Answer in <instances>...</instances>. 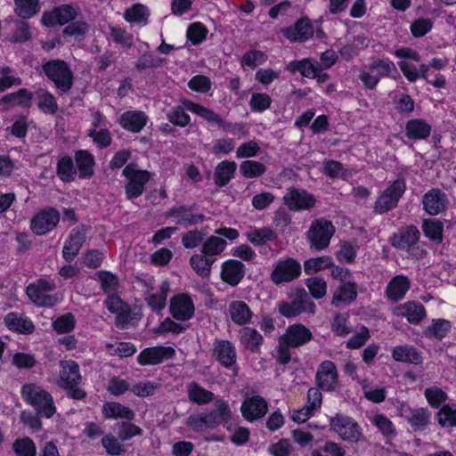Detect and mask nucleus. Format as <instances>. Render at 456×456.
Listing matches in <instances>:
<instances>
[{
  "mask_svg": "<svg viewBox=\"0 0 456 456\" xmlns=\"http://www.w3.org/2000/svg\"><path fill=\"white\" fill-rule=\"evenodd\" d=\"M231 418L232 411L228 403L218 398L215 400V409L191 414L186 419L185 424L196 433H204L216 428Z\"/></svg>",
  "mask_w": 456,
  "mask_h": 456,
  "instance_id": "obj_1",
  "label": "nucleus"
},
{
  "mask_svg": "<svg viewBox=\"0 0 456 456\" xmlns=\"http://www.w3.org/2000/svg\"><path fill=\"white\" fill-rule=\"evenodd\" d=\"M45 76L51 81L59 94L69 93L74 84V73L70 65L63 60L55 59L42 64Z\"/></svg>",
  "mask_w": 456,
  "mask_h": 456,
  "instance_id": "obj_2",
  "label": "nucleus"
},
{
  "mask_svg": "<svg viewBox=\"0 0 456 456\" xmlns=\"http://www.w3.org/2000/svg\"><path fill=\"white\" fill-rule=\"evenodd\" d=\"M21 395L42 417L48 419L56 412L53 396L40 386L33 383L25 384L21 388Z\"/></svg>",
  "mask_w": 456,
  "mask_h": 456,
  "instance_id": "obj_3",
  "label": "nucleus"
},
{
  "mask_svg": "<svg viewBox=\"0 0 456 456\" xmlns=\"http://www.w3.org/2000/svg\"><path fill=\"white\" fill-rule=\"evenodd\" d=\"M420 232L414 225L402 228L391 238V245L398 249L407 252L409 256L422 259L426 255V249L419 243Z\"/></svg>",
  "mask_w": 456,
  "mask_h": 456,
  "instance_id": "obj_4",
  "label": "nucleus"
},
{
  "mask_svg": "<svg viewBox=\"0 0 456 456\" xmlns=\"http://www.w3.org/2000/svg\"><path fill=\"white\" fill-rule=\"evenodd\" d=\"M395 69V63L389 59H373L368 66L361 69L359 79L365 88L373 90L382 77H389Z\"/></svg>",
  "mask_w": 456,
  "mask_h": 456,
  "instance_id": "obj_5",
  "label": "nucleus"
},
{
  "mask_svg": "<svg viewBox=\"0 0 456 456\" xmlns=\"http://www.w3.org/2000/svg\"><path fill=\"white\" fill-rule=\"evenodd\" d=\"M55 289L54 282L41 278L28 285L26 294L36 305L52 307L60 301L57 295L52 294Z\"/></svg>",
  "mask_w": 456,
  "mask_h": 456,
  "instance_id": "obj_6",
  "label": "nucleus"
},
{
  "mask_svg": "<svg viewBox=\"0 0 456 456\" xmlns=\"http://www.w3.org/2000/svg\"><path fill=\"white\" fill-rule=\"evenodd\" d=\"M405 190L406 183L403 178L390 182L376 200L373 207L374 212L384 214L395 208Z\"/></svg>",
  "mask_w": 456,
  "mask_h": 456,
  "instance_id": "obj_7",
  "label": "nucleus"
},
{
  "mask_svg": "<svg viewBox=\"0 0 456 456\" xmlns=\"http://www.w3.org/2000/svg\"><path fill=\"white\" fill-rule=\"evenodd\" d=\"M335 231V226L330 221L324 218L314 220L306 232L310 248L318 251L327 248Z\"/></svg>",
  "mask_w": 456,
  "mask_h": 456,
  "instance_id": "obj_8",
  "label": "nucleus"
},
{
  "mask_svg": "<svg viewBox=\"0 0 456 456\" xmlns=\"http://www.w3.org/2000/svg\"><path fill=\"white\" fill-rule=\"evenodd\" d=\"M301 274V265L294 258H281L273 265L270 275L272 282L275 285L290 282Z\"/></svg>",
  "mask_w": 456,
  "mask_h": 456,
  "instance_id": "obj_9",
  "label": "nucleus"
},
{
  "mask_svg": "<svg viewBox=\"0 0 456 456\" xmlns=\"http://www.w3.org/2000/svg\"><path fill=\"white\" fill-rule=\"evenodd\" d=\"M330 428L344 441L356 443L362 436V428L352 418L336 414L330 419Z\"/></svg>",
  "mask_w": 456,
  "mask_h": 456,
  "instance_id": "obj_10",
  "label": "nucleus"
},
{
  "mask_svg": "<svg viewBox=\"0 0 456 456\" xmlns=\"http://www.w3.org/2000/svg\"><path fill=\"white\" fill-rule=\"evenodd\" d=\"M60 213L54 208H45L37 212L30 220V229L37 236L53 230L60 222Z\"/></svg>",
  "mask_w": 456,
  "mask_h": 456,
  "instance_id": "obj_11",
  "label": "nucleus"
},
{
  "mask_svg": "<svg viewBox=\"0 0 456 456\" xmlns=\"http://www.w3.org/2000/svg\"><path fill=\"white\" fill-rule=\"evenodd\" d=\"M213 355L224 368L233 370L238 373L237 351L235 346L229 340L217 339L213 344Z\"/></svg>",
  "mask_w": 456,
  "mask_h": 456,
  "instance_id": "obj_12",
  "label": "nucleus"
},
{
  "mask_svg": "<svg viewBox=\"0 0 456 456\" xmlns=\"http://www.w3.org/2000/svg\"><path fill=\"white\" fill-rule=\"evenodd\" d=\"M169 311L172 317L177 321H189L195 313L191 297L186 293H179L170 299Z\"/></svg>",
  "mask_w": 456,
  "mask_h": 456,
  "instance_id": "obj_13",
  "label": "nucleus"
},
{
  "mask_svg": "<svg viewBox=\"0 0 456 456\" xmlns=\"http://www.w3.org/2000/svg\"><path fill=\"white\" fill-rule=\"evenodd\" d=\"M284 204L292 211L310 210L316 204L315 197L305 190L291 188L283 196Z\"/></svg>",
  "mask_w": 456,
  "mask_h": 456,
  "instance_id": "obj_14",
  "label": "nucleus"
},
{
  "mask_svg": "<svg viewBox=\"0 0 456 456\" xmlns=\"http://www.w3.org/2000/svg\"><path fill=\"white\" fill-rule=\"evenodd\" d=\"M316 384L324 391H333L338 386V374L335 363L331 361H323L317 369Z\"/></svg>",
  "mask_w": 456,
  "mask_h": 456,
  "instance_id": "obj_15",
  "label": "nucleus"
},
{
  "mask_svg": "<svg viewBox=\"0 0 456 456\" xmlns=\"http://www.w3.org/2000/svg\"><path fill=\"white\" fill-rule=\"evenodd\" d=\"M280 339L281 345L297 348L310 342L313 339V334L304 324L297 323L289 325Z\"/></svg>",
  "mask_w": 456,
  "mask_h": 456,
  "instance_id": "obj_16",
  "label": "nucleus"
},
{
  "mask_svg": "<svg viewBox=\"0 0 456 456\" xmlns=\"http://www.w3.org/2000/svg\"><path fill=\"white\" fill-rule=\"evenodd\" d=\"M268 411V403L260 395L246 397L240 406L243 418L248 421H254L262 419Z\"/></svg>",
  "mask_w": 456,
  "mask_h": 456,
  "instance_id": "obj_17",
  "label": "nucleus"
},
{
  "mask_svg": "<svg viewBox=\"0 0 456 456\" xmlns=\"http://www.w3.org/2000/svg\"><path fill=\"white\" fill-rule=\"evenodd\" d=\"M279 312L285 317H294L303 312L314 314L315 304L307 297L306 293L291 302H281L279 305Z\"/></svg>",
  "mask_w": 456,
  "mask_h": 456,
  "instance_id": "obj_18",
  "label": "nucleus"
},
{
  "mask_svg": "<svg viewBox=\"0 0 456 456\" xmlns=\"http://www.w3.org/2000/svg\"><path fill=\"white\" fill-rule=\"evenodd\" d=\"M393 314L398 317H404L413 325H418L427 317L425 306L416 301H408L397 305Z\"/></svg>",
  "mask_w": 456,
  "mask_h": 456,
  "instance_id": "obj_19",
  "label": "nucleus"
},
{
  "mask_svg": "<svg viewBox=\"0 0 456 456\" xmlns=\"http://www.w3.org/2000/svg\"><path fill=\"white\" fill-rule=\"evenodd\" d=\"M86 229L77 226L71 230L62 248V256L68 262L72 261L78 254L86 240Z\"/></svg>",
  "mask_w": 456,
  "mask_h": 456,
  "instance_id": "obj_20",
  "label": "nucleus"
},
{
  "mask_svg": "<svg viewBox=\"0 0 456 456\" xmlns=\"http://www.w3.org/2000/svg\"><path fill=\"white\" fill-rule=\"evenodd\" d=\"M77 16L75 9L69 4H62L51 12H45L42 23L46 27L63 25L74 20Z\"/></svg>",
  "mask_w": 456,
  "mask_h": 456,
  "instance_id": "obj_21",
  "label": "nucleus"
},
{
  "mask_svg": "<svg viewBox=\"0 0 456 456\" xmlns=\"http://www.w3.org/2000/svg\"><path fill=\"white\" fill-rule=\"evenodd\" d=\"M402 415L415 432L425 430L430 423L431 412L427 408L407 407L403 409Z\"/></svg>",
  "mask_w": 456,
  "mask_h": 456,
  "instance_id": "obj_22",
  "label": "nucleus"
},
{
  "mask_svg": "<svg viewBox=\"0 0 456 456\" xmlns=\"http://www.w3.org/2000/svg\"><path fill=\"white\" fill-rule=\"evenodd\" d=\"M411 289L410 279L403 274L393 277L387 285L386 296L392 302L402 300Z\"/></svg>",
  "mask_w": 456,
  "mask_h": 456,
  "instance_id": "obj_23",
  "label": "nucleus"
},
{
  "mask_svg": "<svg viewBox=\"0 0 456 456\" xmlns=\"http://www.w3.org/2000/svg\"><path fill=\"white\" fill-rule=\"evenodd\" d=\"M58 385L60 387H72L81 380L79 365L73 360L61 361Z\"/></svg>",
  "mask_w": 456,
  "mask_h": 456,
  "instance_id": "obj_24",
  "label": "nucleus"
},
{
  "mask_svg": "<svg viewBox=\"0 0 456 456\" xmlns=\"http://www.w3.org/2000/svg\"><path fill=\"white\" fill-rule=\"evenodd\" d=\"M123 175L128 179L126 191L128 198H135L142 192V171L136 165L129 164L123 169Z\"/></svg>",
  "mask_w": 456,
  "mask_h": 456,
  "instance_id": "obj_25",
  "label": "nucleus"
},
{
  "mask_svg": "<svg viewBox=\"0 0 456 456\" xmlns=\"http://www.w3.org/2000/svg\"><path fill=\"white\" fill-rule=\"evenodd\" d=\"M422 204L428 214L436 216L445 208L446 196L439 189H432L423 196Z\"/></svg>",
  "mask_w": 456,
  "mask_h": 456,
  "instance_id": "obj_26",
  "label": "nucleus"
},
{
  "mask_svg": "<svg viewBox=\"0 0 456 456\" xmlns=\"http://www.w3.org/2000/svg\"><path fill=\"white\" fill-rule=\"evenodd\" d=\"M244 273L241 262L230 259L222 265L221 279L231 286H236L244 277Z\"/></svg>",
  "mask_w": 456,
  "mask_h": 456,
  "instance_id": "obj_27",
  "label": "nucleus"
},
{
  "mask_svg": "<svg viewBox=\"0 0 456 456\" xmlns=\"http://www.w3.org/2000/svg\"><path fill=\"white\" fill-rule=\"evenodd\" d=\"M283 34L292 42H303L313 37L314 28L308 19H301L294 26L287 28Z\"/></svg>",
  "mask_w": 456,
  "mask_h": 456,
  "instance_id": "obj_28",
  "label": "nucleus"
},
{
  "mask_svg": "<svg viewBox=\"0 0 456 456\" xmlns=\"http://www.w3.org/2000/svg\"><path fill=\"white\" fill-rule=\"evenodd\" d=\"M168 216L173 217L177 224L188 227L190 225L204 222L205 216L202 214H192L189 208L181 206L170 209Z\"/></svg>",
  "mask_w": 456,
  "mask_h": 456,
  "instance_id": "obj_29",
  "label": "nucleus"
},
{
  "mask_svg": "<svg viewBox=\"0 0 456 456\" xmlns=\"http://www.w3.org/2000/svg\"><path fill=\"white\" fill-rule=\"evenodd\" d=\"M228 312L231 320L240 326L248 324L253 316L249 306L241 300L232 301L229 304Z\"/></svg>",
  "mask_w": 456,
  "mask_h": 456,
  "instance_id": "obj_30",
  "label": "nucleus"
},
{
  "mask_svg": "<svg viewBox=\"0 0 456 456\" xmlns=\"http://www.w3.org/2000/svg\"><path fill=\"white\" fill-rule=\"evenodd\" d=\"M432 126L422 118L410 119L405 126V135L411 140H424L431 134Z\"/></svg>",
  "mask_w": 456,
  "mask_h": 456,
  "instance_id": "obj_31",
  "label": "nucleus"
},
{
  "mask_svg": "<svg viewBox=\"0 0 456 456\" xmlns=\"http://www.w3.org/2000/svg\"><path fill=\"white\" fill-rule=\"evenodd\" d=\"M175 350L172 346H153L144 348V364H159L174 358Z\"/></svg>",
  "mask_w": 456,
  "mask_h": 456,
  "instance_id": "obj_32",
  "label": "nucleus"
},
{
  "mask_svg": "<svg viewBox=\"0 0 456 456\" xmlns=\"http://www.w3.org/2000/svg\"><path fill=\"white\" fill-rule=\"evenodd\" d=\"M237 165L234 161L224 160L220 162L214 173V182L218 187H224L234 177Z\"/></svg>",
  "mask_w": 456,
  "mask_h": 456,
  "instance_id": "obj_33",
  "label": "nucleus"
},
{
  "mask_svg": "<svg viewBox=\"0 0 456 456\" xmlns=\"http://www.w3.org/2000/svg\"><path fill=\"white\" fill-rule=\"evenodd\" d=\"M169 282L162 281L159 287L146 298L148 306L155 312H160L166 306Z\"/></svg>",
  "mask_w": 456,
  "mask_h": 456,
  "instance_id": "obj_34",
  "label": "nucleus"
},
{
  "mask_svg": "<svg viewBox=\"0 0 456 456\" xmlns=\"http://www.w3.org/2000/svg\"><path fill=\"white\" fill-rule=\"evenodd\" d=\"M287 69L292 73L298 71L303 77L308 78L317 77L322 71L319 65L313 63L311 59L308 58L290 61L287 65Z\"/></svg>",
  "mask_w": 456,
  "mask_h": 456,
  "instance_id": "obj_35",
  "label": "nucleus"
},
{
  "mask_svg": "<svg viewBox=\"0 0 456 456\" xmlns=\"http://www.w3.org/2000/svg\"><path fill=\"white\" fill-rule=\"evenodd\" d=\"M4 322L10 330L22 334H31L35 330L33 322L28 318H23L16 313L6 314Z\"/></svg>",
  "mask_w": 456,
  "mask_h": 456,
  "instance_id": "obj_36",
  "label": "nucleus"
},
{
  "mask_svg": "<svg viewBox=\"0 0 456 456\" xmlns=\"http://www.w3.org/2000/svg\"><path fill=\"white\" fill-rule=\"evenodd\" d=\"M187 394L189 400L198 405L208 404L215 399V395L211 391L207 390L197 382L188 384Z\"/></svg>",
  "mask_w": 456,
  "mask_h": 456,
  "instance_id": "obj_37",
  "label": "nucleus"
},
{
  "mask_svg": "<svg viewBox=\"0 0 456 456\" xmlns=\"http://www.w3.org/2000/svg\"><path fill=\"white\" fill-rule=\"evenodd\" d=\"M392 357L397 362L413 364H420L422 362L421 354L411 346H395L392 351Z\"/></svg>",
  "mask_w": 456,
  "mask_h": 456,
  "instance_id": "obj_38",
  "label": "nucleus"
},
{
  "mask_svg": "<svg viewBox=\"0 0 456 456\" xmlns=\"http://www.w3.org/2000/svg\"><path fill=\"white\" fill-rule=\"evenodd\" d=\"M241 344L252 353H258L263 344L262 335L256 330L245 327L240 331Z\"/></svg>",
  "mask_w": 456,
  "mask_h": 456,
  "instance_id": "obj_39",
  "label": "nucleus"
},
{
  "mask_svg": "<svg viewBox=\"0 0 456 456\" xmlns=\"http://www.w3.org/2000/svg\"><path fill=\"white\" fill-rule=\"evenodd\" d=\"M216 258H210L204 253L194 254L190 258V265L193 271L200 277H208L211 272V267L215 263Z\"/></svg>",
  "mask_w": 456,
  "mask_h": 456,
  "instance_id": "obj_40",
  "label": "nucleus"
},
{
  "mask_svg": "<svg viewBox=\"0 0 456 456\" xmlns=\"http://www.w3.org/2000/svg\"><path fill=\"white\" fill-rule=\"evenodd\" d=\"M370 421L387 440H392L396 436V428L386 415L376 413L370 418Z\"/></svg>",
  "mask_w": 456,
  "mask_h": 456,
  "instance_id": "obj_41",
  "label": "nucleus"
},
{
  "mask_svg": "<svg viewBox=\"0 0 456 456\" xmlns=\"http://www.w3.org/2000/svg\"><path fill=\"white\" fill-rule=\"evenodd\" d=\"M75 160L81 178H89L94 175V159L89 151H77Z\"/></svg>",
  "mask_w": 456,
  "mask_h": 456,
  "instance_id": "obj_42",
  "label": "nucleus"
},
{
  "mask_svg": "<svg viewBox=\"0 0 456 456\" xmlns=\"http://www.w3.org/2000/svg\"><path fill=\"white\" fill-rule=\"evenodd\" d=\"M183 106L187 110L201 117L211 124H216L219 126L222 123L223 118L217 113L200 104L192 102L191 101H184Z\"/></svg>",
  "mask_w": 456,
  "mask_h": 456,
  "instance_id": "obj_43",
  "label": "nucleus"
},
{
  "mask_svg": "<svg viewBox=\"0 0 456 456\" xmlns=\"http://www.w3.org/2000/svg\"><path fill=\"white\" fill-rule=\"evenodd\" d=\"M37 106L39 110L49 115H53L58 110V104L55 97L48 90L39 88L36 92Z\"/></svg>",
  "mask_w": 456,
  "mask_h": 456,
  "instance_id": "obj_44",
  "label": "nucleus"
},
{
  "mask_svg": "<svg viewBox=\"0 0 456 456\" xmlns=\"http://www.w3.org/2000/svg\"><path fill=\"white\" fill-rule=\"evenodd\" d=\"M452 324L445 319H434L431 324L424 330V335L428 338L443 339L451 331Z\"/></svg>",
  "mask_w": 456,
  "mask_h": 456,
  "instance_id": "obj_45",
  "label": "nucleus"
},
{
  "mask_svg": "<svg viewBox=\"0 0 456 456\" xmlns=\"http://www.w3.org/2000/svg\"><path fill=\"white\" fill-rule=\"evenodd\" d=\"M226 246V240L215 234L208 237L202 243L201 252L210 256V258H216L224 251Z\"/></svg>",
  "mask_w": 456,
  "mask_h": 456,
  "instance_id": "obj_46",
  "label": "nucleus"
},
{
  "mask_svg": "<svg viewBox=\"0 0 456 456\" xmlns=\"http://www.w3.org/2000/svg\"><path fill=\"white\" fill-rule=\"evenodd\" d=\"M102 412L108 419H124L131 420L134 418V412L128 407L115 402L104 403Z\"/></svg>",
  "mask_w": 456,
  "mask_h": 456,
  "instance_id": "obj_47",
  "label": "nucleus"
},
{
  "mask_svg": "<svg viewBox=\"0 0 456 456\" xmlns=\"http://www.w3.org/2000/svg\"><path fill=\"white\" fill-rule=\"evenodd\" d=\"M357 289L355 282L348 281L343 283L334 293L332 304L338 305L339 303H350L355 299Z\"/></svg>",
  "mask_w": 456,
  "mask_h": 456,
  "instance_id": "obj_48",
  "label": "nucleus"
},
{
  "mask_svg": "<svg viewBox=\"0 0 456 456\" xmlns=\"http://www.w3.org/2000/svg\"><path fill=\"white\" fill-rule=\"evenodd\" d=\"M39 11V0H14V12L22 19H29Z\"/></svg>",
  "mask_w": 456,
  "mask_h": 456,
  "instance_id": "obj_49",
  "label": "nucleus"
},
{
  "mask_svg": "<svg viewBox=\"0 0 456 456\" xmlns=\"http://www.w3.org/2000/svg\"><path fill=\"white\" fill-rule=\"evenodd\" d=\"M120 124L125 129L138 133L142 128V114L140 111H126L121 115Z\"/></svg>",
  "mask_w": 456,
  "mask_h": 456,
  "instance_id": "obj_50",
  "label": "nucleus"
},
{
  "mask_svg": "<svg viewBox=\"0 0 456 456\" xmlns=\"http://www.w3.org/2000/svg\"><path fill=\"white\" fill-rule=\"evenodd\" d=\"M12 449L15 456H37L36 444L28 436L14 440Z\"/></svg>",
  "mask_w": 456,
  "mask_h": 456,
  "instance_id": "obj_51",
  "label": "nucleus"
},
{
  "mask_svg": "<svg viewBox=\"0 0 456 456\" xmlns=\"http://www.w3.org/2000/svg\"><path fill=\"white\" fill-rule=\"evenodd\" d=\"M248 240L254 245H263L276 239L275 232L268 227L252 229L247 232Z\"/></svg>",
  "mask_w": 456,
  "mask_h": 456,
  "instance_id": "obj_52",
  "label": "nucleus"
},
{
  "mask_svg": "<svg viewBox=\"0 0 456 456\" xmlns=\"http://www.w3.org/2000/svg\"><path fill=\"white\" fill-rule=\"evenodd\" d=\"M266 171L265 166L256 160H244L240 165V172L246 178H256Z\"/></svg>",
  "mask_w": 456,
  "mask_h": 456,
  "instance_id": "obj_53",
  "label": "nucleus"
},
{
  "mask_svg": "<svg viewBox=\"0 0 456 456\" xmlns=\"http://www.w3.org/2000/svg\"><path fill=\"white\" fill-rule=\"evenodd\" d=\"M33 94L26 88H20L15 93L8 94L2 98V102H9L12 106H29Z\"/></svg>",
  "mask_w": 456,
  "mask_h": 456,
  "instance_id": "obj_54",
  "label": "nucleus"
},
{
  "mask_svg": "<svg viewBox=\"0 0 456 456\" xmlns=\"http://www.w3.org/2000/svg\"><path fill=\"white\" fill-rule=\"evenodd\" d=\"M422 229L426 237L437 242L442 241L444 231L442 222L433 219L424 220Z\"/></svg>",
  "mask_w": 456,
  "mask_h": 456,
  "instance_id": "obj_55",
  "label": "nucleus"
},
{
  "mask_svg": "<svg viewBox=\"0 0 456 456\" xmlns=\"http://www.w3.org/2000/svg\"><path fill=\"white\" fill-rule=\"evenodd\" d=\"M73 160L69 157L61 158L57 164V175L64 182L73 181L76 177Z\"/></svg>",
  "mask_w": 456,
  "mask_h": 456,
  "instance_id": "obj_56",
  "label": "nucleus"
},
{
  "mask_svg": "<svg viewBox=\"0 0 456 456\" xmlns=\"http://www.w3.org/2000/svg\"><path fill=\"white\" fill-rule=\"evenodd\" d=\"M363 391L364 397L375 403H380L385 401L387 392L383 387H370L366 379L359 380Z\"/></svg>",
  "mask_w": 456,
  "mask_h": 456,
  "instance_id": "obj_57",
  "label": "nucleus"
},
{
  "mask_svg": "<svg viewBox=\"0 0 456 456\" xmlns=\"http://www.w3.org/2000/svg\"><path fill=\"white\" fill-rule=\"evenodd\" d=\"M333 265L330 256H323L316 258H310L304 264V270L306 274H313L321 270L330 268Z\"/></svg>",
  "mask_w": 456,
  "mask_h": 456,
  "instance_id": "obj_58",
  "label": "nucleus"
},
{
  "mask_svg": "<svg viewBox=\"0 0 456 456\" xmlns=\"http://www.w3.org/2000/svg\"><path fill=\"white\" fill-rule=\"evenodd\" d=\"M267 60V55L260 50H249L248 51L240 60V65L243 69L255 67L265 63Z\"/></svg>",
  "mask_w": 456,
  "mask_h": 456,
  "instance_id": "obj_59",
  "label": "nucleus"
},
{
  "mask_svg": "<svg viewBox=\"0 0 456 456\" xmlns=\"http://www.w3.org/2000/svg\"><path fill=\"white\" fill-rule=\"evenodd\" d=\"M437 420L444 428L456 427V409L448 404L444 405L437 412Z\"/></svg>",
  "mask_w": 456,
  "mask_h": 456,
  "instance_id": "obj_60",
  "label": "nucleus"
},
{
  "mask_svg": "<svg viewBox=\"0 0 456 456\" xmlns=\"http://www.w3.org/2000/svg\"><path fill=\"white\" fill-rule=\"evenodd\" d=\"M208 32L207 28L202 23L193 22L188 27L186 36L193 45H198L205 40Z\"/></svg>",
  "mask_w": 456,
  "mask_h": 456,
  "instance_id": "obj_61",
  "label": "nucleus"
},
{
  "mask_svg": "<svg viewBox=\"0 0 456 456\" xmlns=\"http://www.w3.org/2000/svg\"><path fill=\"white\" fill-rule=\"evenodd\" d=\"M167 119L175 126L184 127L191 122L190 116L185 112L184 109L181 106L172 108L167 115Z\"/></svg>",
  "mask_w": 456,
  "mask_h": 456,
  "instance_id": "obj_62",
  "label": "nucleus"
},
{
  "mask_svg": "<svg viewBox=\"0 0 456 456\" xmlns=\"http://www.w3.org/2000/svg\"><path fill=\"white\" fill-rule=\"evenodd\" d=\"M424 395L428 403L434 408L439 407L447 400V395L438 387H431L425 389Z\"/></svg>",
  "mask_w": 456,
  "mask_h": 456,
  "instance_id": "obj_63",
  "label": "nucleus"
},
{
  "mask_svg": "<svg viewBox=\"0 0 456 456\" xmlns=\"http://www.w3.org/2000/svg\"><path fill=\"white\" fill-rule=\"evenodd\" d=\"M305 285L314 298L319 299L326 295L327 284L321 277L308 278L305 281Z\"/></svg>",
  "mask_w": 456,
  "mask_h": 456,
  "instance_id": "obj_64",
  "label": "nucleus"
}]
</instances>
